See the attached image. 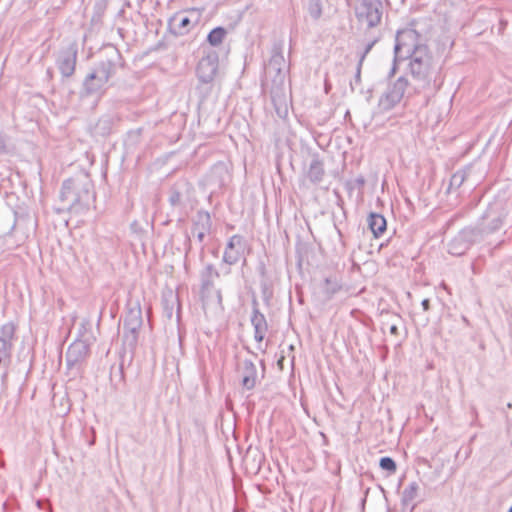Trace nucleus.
Here are the masks:
<instances>
[{
	"mask_svg": "<svg viewBox=\"0 0 512 512\" xmlns=\"http://www.w3.org/2000/svg\"><path fill=\"white\" fill-rule=\"evenodd\" d=\"M403 61H407L406 73L412 79L411 87L414 92L420 93L435 85L440 71L438 60L422 36L411 28L400 30L396 34L393 64L388 78L396 74L398 63Z\"/></svg>",
	"mask_w": 512,
	"mask_h": 512,
	"instance_id": "1",
	"label": "nucleus"
},
{
	"mask_svg": "<svg viewBox=\"0 0 512 512\" xmlns=\"http://www.w3.org/2000/svg\"><path fill=\"white\" fill-rule=\"evenodd\" d=\"M93 185L87 176L69 178L62 184L60 199L74 211L86 209L94 201Z\"/></svg>",
	"mask_w": 512,
	"mask_h": 512,
	"instance_id": "2",
	"label": "nucleus"
},
{
	"mask_svg": "<svg viewBox=\"0 0 512 512\" xmlns=\"http://www.w3.org/2000/svg\"><path fill=\"white\" fill-rule=\"evenodd\" d=\"M288 71L289 64L283 55V42H276L272 46L271 57L265 67V75L272 81L276 89V91H272L271 95L274 103L280 97L278 90L284 85Z\"/></svg>",
	"mask_w": 512,
	"mask_h": 512,
	"instance_id": "3",
	"label": "nucleus"
},
{
	"mask_svg": "<svg viewBox=\"0 0 512 512\" xmlns=\"http://www.w3.org/2000/svg\"><path fill=\"white\" fill-rule=\"evenodd\" d=\"M116 66L112 60L101 61L84 82L83 89L87 95L101 96L107 89L110 78L115 74Z\"/></svg>",
	"mask_w": 512,
	"mask_h": 512,
	"instance_id": "4",
	"label": "nucleus"
},
{
	"mask_svg": "<svg viewBox=\"0 0 512 512\" xmlns=\"http://www.w3.org/2000/svg\"><path fill=\"white\" fill-rule=\"evenodd\" d=\"M507 215L508 210L502 201L490 203L477 223L484 238L500 230Z\"/></svg>",
	"mask_w": 512,
	"mask_h": 512,
	"instance_id": "5",
	"label": "nucleus"
},
{
	"mask_svg": "<svg viewBox=\"0 0 512 512\" xmlns=\"http://www.w3.org/2000/svg\"><path fill=\"white\" fill-rule=\"evenodd\" d=\"M142 325V310L140 305L137 304L129 308L123 322V345L130 351H133L137 346Z\"/></svg>",
	"mask_w": 512,
	"mask_h": 512,
	"instance_id": "6",
	"label": "nucleus"
},
{
	"mask_svg": "<svg viewBox=\"0 0 512 512\" xmlns=\"http://www.w3.org/2000/svg\"><path fill=\"white\" fill-rule=\"evenodd\" d=\"M410 85L405 76H400L396 80L389 82L386 90L379 98V109L384 112L392 110L401 102Z\"/></svg>",
	"mask_w": 512,
	"mask_h": 512,
	"instance_id": "7",
	"label": "nucleus"
},
{
	"mask_svg": "<svg viewBox=\"0 0 512 512\" xmlns=\"http://www.w3.org/2000/svg\"><path fill=\"white\" fill-rule=\"evenodd\" d=\"M355 14L358 22L368 28L376 27L383 14V5L380 0H357Z\"/></svg>",
	"mask_w": 512,
	"mask_h": 512,
	"instance_id": "8",
	"label": "nucleus"
},
{
	"mask_svg": "<svg viewBox=\"0 0 512 512\" xmlns=\"http://www.w3.org/2000/svg\"><path fill=\"white\" fill-rule=\"evenodd\" d=\"M200 20V14L195 9L176 12L168 21L171 32L178 36L188 34Z\"/></svg>",
	"mask_w": 512,
	"mask_h": 512,
	"instance_id": "9",
	"label": "nucleus"
},
{
	"mask_svg": "<svg viewBox=\"0 0 512 512\" xmlns=\"http://www.w3.org/2000/svg\"><path fill=\"white\" fill-rule=\"evenodd\" d=\"M246 246L247 244L243 236L238 234L231 236L225 246L222 262L228 266H232L238 263L240 260H243V265H245Z\"/></svg>",
	"mask_w": 512,
	"mask_h": 512,
	"instance_id": "10",
	"label": "nucleus"
},
{
	"mask_svg": "<svg viewBox=\"0 0 512 512\" xmlns=\"http://www.w3.org/2000/svg\"><path fill=\"white\" fill-rule=\"evenodd\" d=\"M219 55L216 51L210 50L199 60L196 74L200 82L208 84L213 82L218 72Z\"/></svg>",
	"mask_w": 512,
	"mask_h": 512,
	"instance_id": "11",
	"label": "nucleus"
},
{
	"mask_svg": "<svg viewBox=\"0 0 512 512\" xmlns=\"http://www.w3.org/2000/svg\"><path fill=\"white\" fill-rule=\"evenodd\" d=\"M16 327L12 322L5 323L0 328V366L10 362Z\"/></svg>",
	"mask_w": 512,
	"mask_h": 512,
	"instance_id": "12",
	"label": "nucleus"
},
{
	"mask_svg": "<svg viewBox=\"0 0 512 512\" xmlns=\"http://www.w3.org/2000/svg\"><path fill=\"white\" fill-rule=\"evenodd\" d=\"M77 49L71 45L59 53L56 64L63 77H70L75 72Z\"/></svg>",
	"mask_w": 512,
	"mask_h": 512,
	"instance_id": "13",
	"label": "nucleus"
},
{
	"mask_svg": "<svg viewBox=\"0 0 512 512\" xmlns=\"http://www.w3.org/2000/svg\"><path fill=\"white\" fill-rule=\"evenodd\" d=\"M89 355V345L84 340H75L66 352V363L69 368L82 363Z\"/></svg>",
	"mask_w": 512,
	"mask_h": 512,
	"instance_id": "14",
	"label": "nucleus"
},
{
	"mask_svg": "<svg viewBox=\"0 0 512 512\" xmlns=\"http://www.w3.org/2000/svg\"><path fill=\"white\" fill-rule=\"evenodd\" d=\"M212 227V220L209 212L200 210L196 213L192 223V235L202 244L207 233Z\"/></svg>",
	"mask_w": 512,
	"mask_h": 512,
	"instance_id": "15",
	"label": "nucleus"
},
{
	"mask_svg": "<svg viewBox=\"0 0 512 512\" xmlns=\"http://www.w3.org/2000/svg\"><path fill=\"white\" fill-rule=\"evenodd\" d=\"M251 324L254 328V339L262 342L268 331V323L264 314L260 312L256 299L252 301Z\"/></svg>",
	"mask_w": 512,
	"mask_h": 512,
	"instance_id": "16",
	"label": "nucleus"
},
{
	"mask_svg": "<svg viewBox=\"0 0 512 512\" xmlns=\"http://www.w3.org/2000/svg\"><path fill=\"white\" fill-rule=\"evenodd\" d=\"M241 383L243 388L251 390L255 387L257 382V368L255 364L248 359H245L240 366Z\"/></svg>",
	"mask_w": 512,
	"mask_h": 512,
	"instance_id": "17",
	"label": "nucleus"
},
{
	"mask_svg": "<svg viewBox=\"0 0 512 512\" xmlns=\"http://www.w3.org/2000/svg\"><path fill=\"white\" fill-rule=\"evenodd\" d=\"M229 178L227 167L223 163L215 164L208 175V182L217 187H222Z\"/></svg>",
	"mask_w": 512,
	"mask_h": 512,
	"instance_id": "18",
	"label": "nucleus"
},
{
	"mask_svg": "<svg viewBox=\"0 0 512 512\" xmlns=\"http://www.w3.org/2000/svg\"><path fill=\"white\" fill-rule=\"evenodd\" d=\"M465 233L460 231L448 244V253L453 256L464 255L471 247L469 241L464 238Z\"/></svg>",
	"mask_w": 512,
	"mask_h": 512,
	"instance_id": "19",
	"label": "nucleus"
},
{
	"mask_svg": "<svg viewBox=\"0 0 512 512\" xmlns=\"http://www.w3.org/2000/svg\"><path fill=\"white\" fill-rule=\"evenodd\" d=\"M419 485L417 482H410L403 490L401 495V504L404 507L411 506V511L415 508L416 504L413 503L418 496Z\"/></svg>",
	"mask_w": 512,
	"mask_h": 512,
	"instance_id": "20",
	"label": "nucleus"
},
{
	"mask_svg": "<svg viewBox=\"0 0 512 512\" xmlns=\"http://www.w3.org/2000/svg\"><path fill=\"white\" fill-rule=\"evenodd\" d=\"M368 225L375 237L382 235L387 227L386 219L378 213H371L368 218Z\"/></svg>",
	"mask_w": 512,
	"mask_h": 512,
	"instance_id": "21",
	"label": "nucleus"
},
{
	"mask_svg": "<svg viewBox=\"0 0 512 512\" xmlns=\"http://www.w3.org/2000/svg\"><path fill=\"white\" fill-rule=\"evenodd\" d=\"M307 176L313 183H319L322 181L324 176V167L322 161L318 157H314L312 159Z\"/></svg>",
	"mask_w": 512,
	"mask_h": 512,
	"instance_id": "22",
	"label": "nucleus"
},
{
	"mask_svg": "<svg viewBox=\"0 0 512 512\" xmlns=\"http://www.w3.org/2000/svg\"><path fill=\"white\" fill-rule=\"evenodd\" d=\"M213 277H219V272L213 264H207L201 274V287L203 290H209L213 287Z\"/></svg>",
	"mask_w": 512,
	"mask_h": 512,
	"instance_id": "23",
	"label": "nucleus"
},
{
	"mask_svg": "<svg viewBox=\"0 0 512 512\" xmlns=\"http://www.w3.org/2000/svg\"><path fill=\"white\" fill-rule=\"evenodd\" d=\"M460 232L465 233L464 238L469 241L470 247L485 239L477 225L464 227Z\"/></svg>",
	"mask_w": 512,
	"mask_h": 512,
	"instance_id": "24",
	"label": "nucleus"
},
{
	"mask_svg": "<svg viewBox=\"0 0 512 512\" xmlns=\"http://www.w3.org/2000/svg\"><path fill=\"white\" fill-rule=\"evenodd\" d=\"M227 35V30L224 27L218 26L212 29L208 36L207 41L211 46H219Z\"/></svg>",
	"mask_w": 512,
	"mask_h": 512,
	"instance_id": "25",
	"label": "nucleus"
},
{
	"mask_svg": "<svg viewBox=\"0 0 512 512\" xmlns=\"http://www.w3.org/2000/svg\"><path fill=\"white\" fill-rule=\"evenodd\" d=\"M466 171L464 170H459V171H456L450 178V184H449V189H452V188H459L462 186V184L464 183V181L466 180Z\"/></svg>",
	"mask_w": 512,
	"mask_h": 512,
	"instance_id": "26",
	"label": "nucleus"
},
{
	"mask_svg": "<svg viewBox=\"0 0 512 512\" xmlns=\"http://www.w3.org/2000/svg\"><path fill=\"white\" fill-rule=\"evenodd\" d=\"M308 13L314 20H317L322 15V5L320 0H310L308 4Z\"/></svg>",
	"mask_w": 512,
	"mask_h": 512,
	"instance_id": "27",
	"label": "nucleus"
},
{
	"mask_svg": "<svg viewBox=\"0 0 512 512\" xmlns=\"http://www.w3.org/2000/svg\"><path fill=\"white\" fill-rule=\"evenodd\" d=\"M379 466L381 469L387 471L389 474H393L396 472L397 465L393 458L389 456H385L380 458Z\"/></svg>",
	"mask_w": 512,
	"mask_h": 512,
	"instance_id": "28",
	"label": "nucleus"
},
{
	"mask_svg": "<svg viewBox=\"0 0 512 512\" xmlns=\"http://www.w3.org/2000/svg\"><path fill=\"white\" fill-rule=\"evenodd\" d=\"M379 40L378 37H374L370 40H368L364 46V49L363 51L360 53V56H359V61H360V64H363V61L365 59V57L367 56V54L371 51V49L373 48V46L377 43V41Z\"/></svg>",
	"mask_w": 512,
	"mask_h": 512,
	"instance_id": "29",
	"label": "nucleus"
},
{
	"mask_svg": "<svg viewBox=\"0 0 512 512\" xmlns=\"http://www.w3.org/2000/svg\"><path fill=\"white\" fill-rule=\"evenodd\" d=\"M325 284L327 286L326 291H325L327 298H331L332 295L335 294L339 290V286L336 282L332 283L329 278L325 279Z\"/></svg>",
	"mask_w": 512,
	"mask_h": 512,
	"instance_id": "30",
	"label": "nucleus"
},
{
	"mask_svg": "<svg viewBox=\"0 0 512 512\" xmlns=\"http://www.w3.org/2000/svg\"><path fill=\"white\" fill-rule=\"evenodd\" d=\"M169 202L172 206H178L181 203V194L178 191H173L169 197Z\"/></svg>",
	"mask_w": 512,
	"mask_h": 512,
	"instance_id": "31",
	"label": "nucleus"
},
{
	"mask_svg": "<svg viewBox=\"0 0 512 512\" xmlns=\"http://www.w3.org/2000/svg\"><path fill=\"white\" fill-rule=\"evenodd\" d=\"M361 67H362V64H360V61H358V65H357V69H356V74H355V82L356 83L360 82Z\"/></svg>",
	"mask_w": 512,
	"mask_h": 512,
	"instance_id": "32",
	"label": "nucleus"
},
{
	"mask_svg": "<svg viewBox=\"0 0 512 512\" xmlns=\"http://www.w3.org/2000/svg\"><path fill=\"white\" fill-rule=\"evenodd\" d=\"M421 306L423 307L424 311H428L430 307V301L429 299H423L421 302Z\"/></svg>",
	"mask_w": 512,
	"mask_h": 512,
	"instance_id": "33",
	"label": "nucleus"
},
{
	"mask_svg": "<svg viewBox=\"0 0 512 512\" xmlns=\"http://www.w3.org/2000/svg\"><path fill=\"white\" fill-rule=\"evenodd\" d=\"M6 151V144L3 138L0 136V153H4Z\"/></svg>",
	"mask_w": 512,
	"mask_h": 512,
	"instance_id": "34",
	"label": "nucleus"
},
{
	"mask_svg": "<svg viewBox=\"0 0 512 512\" xmlns=\"http://www.w3.org/2000/svg\"><path fill=\"white\" fill-rule=\"evenodd\" d=\"M186 238V253H188V251L191 249V239L189 235H187Z\"/></svg>",
	"mask_w": 512,
	"mask_h": 512,
	"instance_id": "35",
	"label": "nucleus"
},
{
	"mask_svg": "<svg viewBox=\"0 0 512 512\" xmlns=\"http://www.w3.org/2000/svg\"><path fill=\"white\" fill-rule=\"evenodd\" d=\"M355 182H356V184L360 187V186H363V185H364L365 180H364V178L361 176V177L356 178Z\"/></svg>",
	"mask_w": 512,
	"mask_h": 512,
	"instance_id": "36",
	"label": "nucleus"
},
{
	"mask_svg": "<svg viewBox=\"0 0 512 512\" xmlns=\"http://www.w3.org/2000/svg\"><path fill=\"white\" fill-rule=\"evenodd\" d=\"M390 333L396 335L398 333V327L396 325L390 326Z\"/></svg>",
	"mask_w": 512,
	"mask_h": 512,
	"instance_id": "37",
	"label": "nucleus"
},
{
	"mask_svg": "<svg viewBox=\"0 0 512 512\" xmlns=\"http://www.w3.org/2000/svg\"><path fill=\"white\" fill-rule=\"evenodd\" d=\"M265 271H266V269H265V265H264L263 263H261V264H260V266H259V273H260L262 276H264V275H265Z\"/></svg>",
	"mask_w": 512,
	"mask_h": 512,
	"instance_id": "38",
	"label": "nucleus"
},
{
	"mask_svg": "<svg viewBox=\"0 0 512 512\" xmlns=\"http://www.w3.org/2000/svg\"><path fill=\"white\" fill-rule=\"evenodd\" d=\"M230 272H231V269H230V268H227V269L225 270V272H224V273H225V274H230Z\"/></svg>",
	"mask_w": 512,
	"mask_h": 512,
	"instance_id": "39",
	"label": "nucleus"
},
{
	"mask_svg": "<svg viewBox=\"0 0 512 512\" xmlns=\"http://www.w3.org/2000/svg\"><path fill=\"white\" fill-rule=\"evenodd\" d=\"M442 287H443L446 291H448V287H447V285H446L445 283H442Z\"/></svg>",
	"mask_w": 512,
	"mask_h": 512,
	"instance_id": "40",
	"label": "nucleus"
},
{
	"mask_svg": "<svg viewBox=\"0 0 512 512\" xmlns=\"http://www.w3.org/2000/svg\"><path fill=\"white\" fill-rule=\"evenodd\" d=\"M37 506L41 507V501L40 500L37 501Z\"/></svg>",
	"mask_w": 512,
	"mask_h": 512,
	"instance_id": "41",
	"label": "nucleus"
},
{
	"mask_svg": "<svg viewBox=\"0 0 512 512\" xmlns=\"http://www.w3.org/2000/svg\"><path fill=\"white\" fill-rule=\"evenodd\" d=\"M218 298L221 300V293L218 292Z\"/></svg>",
	"mask_w": 512,
	"mask_h": 512,
	"instance_id": "42",
	"label": "nucleus"
},
{
	"mask_svg": "<svg viewBox=\"0 0 512 512\" xmlns=\"http://www.w3.org/2000/svg\"><path fill=\"white\" fill-rule=\"evenodd\" d=\"M508 512H512V506L510 507V509L508 510Z\"/></svg>",
	"mask_w": 512,
	"mask_h": 512,
	"instance_id": "43",
	"label": "nucleus"
}]
</instances>
